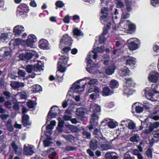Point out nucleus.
Here are the masks:
<instances>
[{"label": "nucleus", "mask_w": 159, "mask_h": 159, "mask_svg": "<svg viewBox=\"0 0 159 159\" xmlns=\"http://www.w3.org/2000/svg\"><path fill=\"white\" fill-rule=\"evenodd\" d=\"M90 110L93 111L90 120L92 125L89 127V129L91 130L93 129V126L98 124V119L101 111V107L97 104L92 103L90 105Z\"/></svg>", "instance_id": "1"}, {"label": "nucleus", "mask_w": 159, "mask_h": 159, "mask_svg": "<svg viewBox=\"0 0 159 159\" xmlns=\"http://www.w3.org/2000/svg\"><path fill=\"white\" fill-rule=\"evenodd\" d=\"M86 79L89 80L88 84L90 85L94 86L98 84V81L97 79H91L89 77H84L83 79L78 80L75 83L71 88V89L73 91V92L80 93L84 90L85 85L87 83H85L82 87H80V81L83 80H85Z\"/></svg>", "instance_id": "2"}, {"label": "nucleus", "mask_w": 159, "mask_h": 159, "mask_svg": "<svg viewBox=\"0 0 159 159\" xmlns=\"http://www.w3.org/2000/svg\"><path fill=\"white\" fill-rule=\"evenodd\" d=\"M157 89L158 85L156 84H152L151 89L147 88L145 90L144 93L147 98L152 102L157 101L158 98V95L157 94H153L152 91L155 93H159Z\"/></svg>", "instance_id": "3"}, {"label": "nucleus", "mask_w": 159, "mask_h": 159, "mask_svg": "<svg viewBox=\"0 0 159 159\" xmlns=\"http://www.w3.org/2000/svg\"><path fill=\"white\" fill-rule=\"evenodd\" d=\"M68 58V55H66V56H62L59 59L58 65V70L57 72V76L58 78H61L60 76L58 75L60 72L64 73L66 70L65 65L67 64Z\"/></svg>", "instance_id": "4"}, {"label": "nucleus", "mask_w": 159, "mask_h": 159, "mask_svg": "<svg viewBox=\"0 0 159 159\" xmlns=\"http://www.w3.org/2000/svg\"><path fill=\"white\" fill-rule=\"evenodd\" d=\"M101 13L102 15L100 17V20L101 23L104 24L108 29L110 28L111 24V21L109 19V16H108L107 7H104L102 8Z\"/></svg>", "instance_id": "5"}, {"label": "nucleus", "mask_w": 159, "mask_h": 159, "mask_svg": "<svg viewBox=\"0 0 159 159\" xmlns=\"http://www.w3.org/2000/svg\"><path fill=\"white\" fill-rule=\"evenodd\" d=\"M31 61L32 63L37 62V63L34 64L33 66L30 65L26 66L25 69L28 73H31L33 70L35 72H37L43 70L42 62L38 60L35 61L34 60H31Z\"/></svg>", "instance_id": "6"}, {"label": "nucleus", "mask_w": 159, "mask_h": 159, "mask_svg": "<svg viewBox=\"0 0 159 159\" xmlns=\"http://www.w3.org/2000/svg\"><path fill=\"white\" fill-rule=\"evenodd\" d=\"M127 46L131 51H134L139 48L141 46V41L138 38H131L127 41Z\"/></svg>", "instance_id": "7"}, {"label": "nucleus", "mask_w": 159, "mask_h": 159, "mask_svg": "<svg viewBox=\"0 0 159 159\" xmlns=\"http://www.w3.org/2000/svg\"><path fill=\"white\" fill-rule=\"evenodd\" d=\"M72 40L68 34L64 35L61 39L60 48H62L65 45H71L72 43Z\"/></svg>", "instance_id": "8"}, {"label": "nucleus", "mask_w": 159, "mask_h": 159, "mask_svg": "<svg viewBox=\"0 0 159 159\" xmlns=\"http://www.w3.org/2000/svg\"><path fill=\"white\" fill-rule=\"evenodd\" d=\"M105 50L104 46H101L94 49L91 52L89 53V56L91 57H93L94 59L96 60L98 57L97 53H102Z\"/></svg>", "instance_id": "9"}, {"label": "nucleus", "mask_w": 159, "mask_h": 159, "mask_svg": "<svg viewBox=\"0 0 159 159\" xmlns=\"http://www.w3.org/2000/svg\"><path fill=\"white\" fill-rule=\"evenodd\" d=\"M159 73L156 71L150 72L148 75V78L149 81L152 83H156L158 80Z\"/></svg>", "instance_id": "10"}, {"label": "nucleus", "mask_w": 159, "mask_h": 159, "mask_svg": "<svg viewBox=\"0 0 159 159\" xmlns=\"http://www.w3.org/2000/svg\"><path fill=\"white\" fill-rule=\"evenodd\" d=\"M36 41V38L35 35L33 34L29 35L25 42L26 47H30L31 48H33L34 43Z\"/></svg>", "instance_id": "11"}, {"label": "nucleus", "mask_w": 159, "mask_h": 159, "mask_svg": "<svg viewBox=\"0 0 159 159\" xmlns=\"http://www.w3.org/2000/svg\"><path fill=\"white\" fill-rule=\"evenodd\" d=\"M55 106H53L51 108V109L48 112L47 117L46 123L50 121L52 118H55L57 116V109H55Z\"/></svg>", "instance_id": "12"}, {"label": "nucleus", "mask_w": 159, "mask_h": 159, "mask_svg": "<svg viewBox=\"0 0 159 159\" xmlns=\"http://www.w3.org/2000/svg\"><path fill=\"white\" fill-rule=\"evenodd\" d=\"M25 54H20V56H22L27 60L30 59L33 56L36 55L37 57H39V55L35 51L32 49L29 50Z\"/></svg>", "instance_id": "13"}, {"label": "nucleus", "mask_w": 159, "mask_h": 159, "mask_svg": "<svg viewBox=\"0 0 159 159\" xmlns=\"http://www.w3.org/2000/svg\"><path fill=\"white\" fill-rule=\"evenodd\" d=\"M126 65L130 67H133L136 63V59L133 57H124Z\"/></svg>", "instance_id": "14"}, {"label": "nucleus", "mask_w": 159, "mask_h": 159, "mask_svg": "<svg viewBox=\"0 0 159 159\" xmlns=\"http://www.w3.org/2000/svg\"><path fill=\"white\" fill-rule=\"evenodd\" d=\"M25 30L24 26L21 25H17L13 29V33L16 37L19 36Z\"/></svg>", "instance_id": "15"}, {"label": "nucleus", "mask_w": 159, "mask_h": 159, "mask_svg": "<svg viewBox=\"0 0 159 159\" xmlns=\"http://www.w3.org/2000/svg\"><path fill=\"white\" fill-rule=\"evenodd\" d=\"M34 147L32 145H28L26 146L25 144L24 146V153L26 155H31L34 153Z\"/></svg>", "instance_id": "16"}, {"label": "nucleus", "mask_w": 159, "mask_h": 159, "mask_svg": "<svg viewBox=\"0 0 159 159\" xmlns=\"http://www.w3.org/2000/svg\"><path fill=\"white\" fill-rule=\"evenodd\" d=\"M48 41L45 39H42L39 42V47L43 49H50Z\"/></svg>", "instance_id": "17"}, {"label": "nucleus", "mask_w": 159, "mask_h": 159, "mask_svg": "<svg viewBox=\"0 0 159 159\" xmlns=\"http://www.w3.org/2000/svg\"><path fill=\"white\" fill-rule=\"evenodd\" d=\"M93 134L95 135V138L98 139L99 140L100 142H101V141L106 142V138L103 137L101 133L98 129H95L93 133Z\"/></svg>", "instance_id": "18"}, {"label": "nucleus", "mask_w": 159, "mask_h": 159, "mask_svg": "<svg viewBox=\"0 0 159 159\" xmlns=\"http://www.w3.org/2000/svg\"><path fill=\"white\" fill-rule=\"evenodd\" d=\"M17 73H18L19 77H24L25 76L26 73L25 70H19L18 72H14L13 74H11V78L13 79H16L17 77L16 75Z\"/></svg>", "instance_id": "19"}, {"label": "nucleus", "mask_w": 159, "mask_h": 159, "mask_svg": "<svg viewBox=\"0 0 159 159\" xmlns=\"http://www.w3.org/2000/svg\"><path fill=\"white\" fill-rule=\"evenodd\" d=\"M102 142L101 141V142H100L99 140V142H98L95 139H92L90 143V148L94 150L98 148H99L100 146L101 143H102Z\"/></svg>", "instance_id": "20"}, {"label": "nucleus", "mask_w": 159, "mask_h": 159, "mask_svg": "<svg viewBox=\"0 0 159 159\" xmlns=\"http://www.w3.org/2000/svg\"><path fill=\"white\" fill-rule=\"evenodd\" d=\"M105 120L108 121V126L111 129H114L118 125V123L114 120L105 119Z\"/></svg>", "instance_id": "21"}, {"label": "nucleus", "mask_w": 159, "mask_h": 159, "mask_svg": "<svg viewBox=\"0 0 159 159\" xmlns=\"http://www.w3.org/2000/svg\"><path fill=\"white\" fill-rule=\"evenodd\" d=\"M11 86L15 89L18 90V89L20 88L23 87L25 84L22 82H18L17 81H12L11 83Z\"/></svg>", "instance_id": "22"}, {"label": "nucleus", "mask_w": 159, "mask_h": 159, "mask_svg": "<svg viewBox=\"0 0 159 159\" xmlns=\"http://www.w3.org/2000/svg\"><path fill=\"white\" fill-rule=\"evenodd\" d=\"M29 116L28 115H23L22 117V123L24 126L30 125L31 123L29 120Z\"/></svg>", "instance_id": "23"}, {"label": "nucleus", "mask_w": 159, "mask_h": 159, "mask_svg": "<svg viewBox=\"0 0 159 159\" xmlns=\"http://www.w3.org/2000/svg\"><path fill=\"white\" fill-rule=\"evenodd\" d=\"M130 72V70L127 67L125 66L120 70L119 71V74L121 76L123 77L129 75Z\"/></svg>", "instance_id": "24"}, {"label": "nucleus", "mask_w": 159, "mask_h": 159, "mask_svg": "<svg viewBox=\"0 0 159 159\" xmlns=\"http://www.w3.org/2000/svg\"><path fill=\"white\" fill-rule=\"evenodd\" d=\"M47 153L50 159H57V153L55 152L54 148H51L47 151Z\"/></svg>", "instance_id": "25"}, {"label": "nucleus", "mask_w": 159, "mask_h": 159, "mask_svg": "<svg viewBox=\"0 0 159 159\" xmlns=\"http://www.w3.org/2000/svg\"><path fill=\"white\" fill-rule=\"evenodd\" d=\"M29 89L30 90L34 93H36L42 90L41 87L38 84L33 85Z\"/></svg>", "instance_id": "26"}, {"label": "nucleus", "mask_w": 159, "mask_h": 159, "mask_svg": "<svg viewBox=\"0 0 159 159\" xmlns=\"http://www.w3.org/2000/svg\"><path fill=\"white\" fill-rule=\"evenodd\" d=\"M94 93H92L90 95V98L92 100L95 99L99 96L100 92V89L97 87H95Z\"/></svg>", "instance_id": "27"}, {"label": "nucleus", "mask_w": 159, "mask_h": 159, "mask_svg": "<svg viewBox=\"0 0 159 159\" xmlns=\"http://www.w3.org/2000/svg\"><path fill=\"white\" fill-rule=\"evenodd\" d=\"M113 93V91L111 90L108 87H104L103 89L102 94L103 96H108Z\"/></svg>", "instance_id": "28"}, {"label": "nucleus", "mask_w": 159, "mask_h": 159, "mask_svg": "<svg viewBox=\"0 0 159 159\" xmlns=\"http://www.w3.org/2000/svg\"><path fill=\"white\" fill-rule=\"evenodd\" d=\"M133 93V91L130 87L124 86L123 93L124 95L128 97Z\"/></svg>", "instance_id": "29"}, {"label": "nucleus", "mask_w": 159, "mask_h": 159, "mask_svg": "<svg viewBox=\"0 0 159 159\" xmlns=\"http://www.w3.org/2000/svg\"><path fill=\"white\" fill-rule=\"evenodd\" d=\"M11 146L15 151V153L19 156L21 155L22 150L21 149L18 147L17 145L15 143V142H13L11 144Z\"/></svg>", "instance_id": "30"}, {"label": "nucleus", "mask_w": 159, "mask_h": 159, "mask_svg": "<svg viewBox=\"0 0 159 159\" xmlns=\"http://www.w3.org/2000/svg\"><path fill=\"white\" fill-rule=\"evenodd\" d=\"M139 103H135L132 106V108H135V111L137 113L142 112L143 111V107L139 105Z\"/></svg>", "instance_id": "31"}, {"label": "nucleus", "mask_w": 159, "mask_h": 159, "mask_svg": "<svg viewBox=\"0 0 159 159\" xmlns=\"http://www.w3.org/2000/svg\"><path fill=\"white\" fill-rule=\"evenodd\" d=\"M159 126V123L157 122H155L154 124L151 123L149 126V131L145 130V132L146 134H149L152 131L154 128H156Z\"/></svg>", "instance_id": "32"}, {"label": "nucleus", "mask_w": 159, "mask_h": 159, "mask_svg": "<svg viewBox=\"0 0 159 159\" xmlns=\"http://www.w3.org/2000/svg\"><path fill=\"white\" fill-rule=\"evenodd\" d=\"M101 147L103 150H107L111 148V146L109 145L108 142L106 140V142H103L102 141V143H101Z\"/></svg>", "instance_id": "33"}, {"label": "nucleus", "mask_w": 159, "mask_h": 159, "mask_svg": "<svg viewBox=\"0 0 159 159\" xmlns=\"http://www.w3.org/2000/svg\"><path fill=\"white\" fill-rule=\"evenodd\" d=\"M24 11L25 13H27L29 11V9L27 5L21 3L18 7L17 10Z\"/></svg>", "instance_id": "34"}, {"label": "nucleus", "mask_w": 159, "mask_h": 159, "mask_svg": "<svg viewBox=\"0 0 159 159\" xmlns=\"http://www.w3.org/2000/svg\"><path fill=\"white\" fill-rule=\"evenodd\" d=\"M67 128L70 129L72 132L78 133L80 132V129L77 127L71 125H66Z\"/></svg>", "instance_id": "35"}, {"label": "nucleus", "mask_w": 159, "mask_h": 159, "mask_svg": "<svg viewBox=\"0 0 159 159\" xmlns=\"http://www.w3.org/2000/svg\"><path fill=\"white\" fill-rule=\"evenodd\" d=\"M61 137L64 138L67 142H72L75 139V138L71 134L67 135L63 134Z\"/></svg>", "instance_id": "36"}, {"label": "nucleus", "mask_w": 159, "mask_h": 159, "mask_svg": "<svg viewBox=\"0 0 159 159\" xmlns=\"http://www.w3.org/2000/svg\"><path fill=\"white\" fill-rule=\"evenodd\" d=\"M115 67L114 66L111 65L109 66L106 70V73L108 75H111L114 72Z\"/></svg>", "instance_id": "37"}, {"label": "nucleus", "mask_w": 159, "mask_h": 159, "mask_svg": "<svg viewBox=\"0 0 159 159\" xmlns=\"http://www.w3.org/2000/svg\"><path fill=\"white\" fill-rule=\"evenodd\" d=\"M125 80H126V81L125 86L129 87H134L135 85L134 83L131 78L125 79Z\"/></svg>", "instance_id": "38"}, {"label": "nucleus", "mask_w": 159, "mask_h": 159, "mask_svg": "<svg viewBox=\"0 0 159 159\" xmlns=\"http://www.w3.org/2000/svg\"><path fill=\"white\" fill-rule=\"evenodd\" d=\"M110 86L112 89L117 88L119 86L118 81L116 80H112L110 83Z\"/></svg>", "instance_id": "39"}, {"label": "nucleus", "mask_w": 159, "mask_h": 159, "mask_svg": "<svg viewBox=\"0 0 159 159\" xmlns=\"http://www.w3.org/2000/svg\"><path fill=\"white\" fill-rule=\"evenodd\" d=\"M27 13H25L24 11L20 10H17V15L18 16L21 17L22 18H25L27 16Z\"/></svg>", "instance_id": "40"}, {"label": "nucleus", "mask_w": 159, "mask_h": 159, "mask_svg": "<svg viewBox=\"0 0 159 159\" xmlns=\"http://www.w3.org/2000/svg\"><path fill=\"white\" fill-rule=\"evenodd\" d=\"M85 112V109L83 107L77 108L76 111V115L78 116H82Z\"/></svg>", "instance_id": "41"}, {"label": "nucleus", "mask_w": 159, "mask_h": 159, "mask_svg": "<svg viewBox=\"0 0 159 159\" xmlns=\"http://www.w3.org/2000/svg\"><path fill=\"white\" fill-rule=\"evenodd\" d=\"M73 32L74 35L77 36H83L84 35L83 32L78 28L74 29L73 30Z\"/></svg>", "instance_id": "42"}, {"label": "nucleus", "mask_w": 159, "mask_h": 159, "mask_svg": "<svg viewBox=\"0 0 159 159\" xmlns=\"http://www.w3.org/2000/svg\"><path fill=\"white\" fill-rule=\"evenodd\" d=\"M110 60L109 56L107 54H105L103 57L102 60V61H103V63L106 65H108Z\"/></svg>", "instance_id": "43"}, {"label": "nucleus", "mask_w": 159, "mask_h": 159, "mask_svg": "<svg viewBox=\"0 0 159 159\" xmlns=\"http://www.w3.org/2000/svg\"><path fill=\"white\" fill-rule=\"evenodd\" d=\"M139 137L138 134H135L130 138V140L133 142H138L139 140Z\"/></svg>", "instance_id": "44"}, {"label": "nucleus", "mask_w": 159, "mask_h": 159, "mask_svg": "<svg viewBox=\"0 0 159 159\" xmlns=\"http://www.w3.org/2000/svg\"><path fill=\"white\" fill-rule=\"evenodd\" d=\"M128 127L130 129H134L136 126L135 124L134 123L133 121L129 120L128 121Z\"/></svg>", "instance_id": "45"}, {"label": "nucleus", "mask_w": 159, "mask_h": 159, "mask_svg": "<svg viewBox=\"0 0 159 159\" xmlns=\"http://www.w3.org/2000/svg\"><path fill=\"white\" fill-rule=\"evenodd\" d=\"M116 3L118 8H123L125 7V5L121 0H116Z\"/></svg>", "instance_id": "46"}, {"label": "nucleus", "mask_w": 159, "mask_h": 159, "mask_svg": "<svg viewBox=\"0 0 159 159\" xmlns=\"http://www.w3.org/2000/svg\"><path fill=\"white\" fill-rule=\"evenodd\" d=\"M153 51L156 53L159 52V42H157L153 44Z\"/></svg>", "instance_id": "47"}, {"label": "nucleus", "mask_w": 159, "mask_h": 159, "mask_svg": "<svg viewBox=\"0 0 159 159\" xmlns=\"http://www.w3.org/2000/svg\"><path fill=\"white\" fill-rule=\"evenodd\" d=\"M82 136L85 139H90L91 134L89 132H87L86 131H84L82 132Z\"/></svg>", "instance_id": "48"}, {"label": "nucleus", "mask_w": 159, "mask_h": 159, "mask_svg": "<svg viewBox=\"0 0 159 159\" xmlns=\"http://www.w3.org/2000/svg\"><path fill=\"white\" fill-rule=\"evenodd\" d=\"M87 71L89 73L91 74H94L95 73H97L96 70L94 68V66H91L89 67H87L86 68Z\"/></svg>", "instance_id": "49"}, {"label": "nucleus", "mask_w": 159, "mask_h": 159, "mask_svg": "<svg viewBox=\"0 0 159 159\" xmlns=\"http://www.w3.org/2000/svg\"><path fill=\"white\" fill-rule=\"evenodd\" d=\"M151 5L154 7L159 6V0H151Z\"/></svg>", "instance_id": "50"}, {"label": "nucleus", "mask_w": 159, "mask_h": 159, "mask_svg": "<svg viewBox=\"0 0 159 159\" xmlns=\"http://www.w3.org/2000/svg\"><path fill=\"white\" fill-rule=\"evenodd\" d=\"M57 7H56V9H57V7L59 8H62L64 6V3L63 2L61 1H57L55 4Z\"/></svg>", "instance_id": "51"}, {"label": "nucleus", "mask_w": 159, "mask_h": 159, "mask_svg": "<svg viewBox=\"0 0 159 159\" xmlns=\"http://www.w3.org/2000/svg\"><path fill=\"white\" fill-rule=\"evenodd\" d=\"M106 157L108 159H117V157L116 155H113L109 153L106 154Z\"/></svg>", "instance_id": "52"}, {"label": "nucleus", "mask_w": 159, "mask_h": 159, "mask_svg": "<svg viewBox=\"0 0 159 159\" xmlns=\"http://www.w3.org/2000/svg\"><path fill=\"white\" fill-rule=\"evenodd\" d=\"M136 25L133 23L130 24L129 25V29L130 31L134 32L136 30Z\"/></svg>", "instance_id": "53"}, {"label": "nucleus", "mask_w": 159, "mask_h": 159, "mask_svg": "<svg viewBox=\"0 0 159 159\" xmlns=\"http://www.w3.org/2000/svg\"><path fill=\"white\" fill-rule=\"evenodd\" d=\"M76 148L74 147L67 146L65 148V150L68 152L74 151L76 150Z\"/></svg>", "instance_id": "54"}, {"label": "nucleus", "mask_w": 159, "mask_h": 159, "mask_svg": "<svg viewBox=\"0 0 159 159\" xmlns=\"http://www.w3.org/2000/svg\"><path fill=\"white\" fill-rule=\"evenodd\" d=\"M8 37V35L7 34H2L1 36L0 40L4 41L6 40Z\"/></svg>", "instance_id": "55"}, {"label": "nucleus", "mask_w": 159, "mask_h": 159, "mask_svg": "<svg viewBox=\"0 0 159 159\" xmlns=\"http://www.w3.org/2000/svg\"><path fill=\"white\" fill-rule=\"evenodd\" d=\"M152 105H151L148 102H144L143 103V107L146 108V109H148L152 107Z\"/></svg>", "instance_id": "56"}, {"label": "nucleus", "mask_w": 159, "mask_h": 159, "mask_svg": "<svg viewBox=\"0 0 159 159\" xmlns=\"http://www.w3.org/2000/svg\"><path fill=\"white\" fill-rule=\"evenodd\" d=\"M0 84L2 87H4L7 84V82L2 78L0 79Z\"/></svg>", "instance_id": "57"}, {"label": "nucleus", "mask_w": 159, "mask_h": 159, "mask_svg": "<svg viewBox=\"0 0 159 159\" xmlns=\"http://www.w3.org/2000/svg\"><path fill=\"white\" fill-rule=\"evenodd\" d=\"M27 104V106L30 108H33L34 106V102L32 101L28 102Z\"/></svg>", "instance_id": "58"}, {"label": "nucleus", "mask_w": 159, "mask_h": 159, "mask_svg": "<svg viewBox=\"0 0 159 159\" xmlns=\"http://www.w3.org/2000/svg\"><path fill=\"white\" fill-rule=\"evenodd\" d=\"M146 154L148 157L151 158L152 157L151 150L150 149H148L146 152Z\"/></svg>", "instance_id": "59"}, {"label": "nucleus", "mask_w": 159, "mask_h": 159, "mask_svg": "<svg viewBox=\"0 0 159 159\" xmlns=\"http://www.w3.org/2000/svg\"><path fill=\"white\" fill-rule=\"evenodd\" d=\"M99 40L101 43H104L106 40V38L105 37V36L102 34L100 36Z\"/></svg>", "instance_id": "60"}, {"label": "nucleus", "mask_w": 159, "mask_h": 159, "mask_svg": "<svg viewBox=\"0 0 159 159\" xmlns=\"http://www.w3.org/2000/svg\"><path fill=\"white\" fill-rule=\"evenodd\" d=\"M71 48H70L68 47H66L63 48L62 50V53H66L70 50Z\"/></svg>", "instance_id": "61"}, {"label": "nucleus", "mask_w": 159, "mask_h": 159, "mask_svg": "<svg viewBox=\"0 0 159 159\" xmlns=\"http://www.w3.org/2000/svg\"><path fill=\"white\" fill-rule=\"evenodd\" d=\"M14 41V44L15 46L19 44L21 42V39H16L13 40Z\"/></svg>", "instance_id": "62"}, {"label": "nucleus", "mask_w": 159, "mask_h": 159, "mask_svg": "<svg viewBox=\"0 0 159 159\" xmlns=\"http://www.w3.org/2000/svg\"><path fill=\"white\" fill-rule=\"evenodd\" d=\"M70 16L69 15H66L63 19V21L66 23H69L70 22Z\"/></svg>", "instance_id": "63"}, {"label": "nucleus", "mask_w": 159, "mask_h": 159, "mask_svg": "<svg viewBox=\"0 0 159 159\" xmlns=\"http://www.w3.org/2000/svg\"><path fill=\"white\" fill-rule=\"evenodd\" d=\"M144 146V143L143 142H141L139 144L138 146V148L140 152L143 151L142 147Z\"/></svg>", "instance_id": "64"}]
</instances>
